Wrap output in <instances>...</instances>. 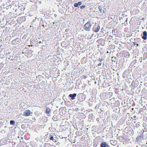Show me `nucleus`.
<instances>
[{
	"label": "nucleus",
	"mask_w": 147,
	"mask_h": 147,
	"mask_svg": "<svg viewBox=\"0 0 147 147\" xmlns=\"http://www.w3.org/2000/svg\"><path fill=\"white\" fill-rule=\"evenodd\" d=\"M133 43H134V45H136L137 46H139V44L138 43H137V42H134Z\"/></svg>",
	"instance_id": "14"
},
{
	"label": "nucleus",
	"mask_w": 147,
	"mask_h": 147,
	"mask_svg": "<svg viewBox=\"0 0 147 147\" xmlns=\"http://www.w3.org/2000/svg\"><path fill=\"white\" fill-rule=\"evenodd\" d=\"M141 136H138L136 138V140L137 141H138V140H139L141 138Z\"/></svg>",
	"instance_id": "11"
},
{
	"label": "nucleus",
	"mask_w": 147,
	"mask_h": 147,
	"mask_svg": "<svg viewBox=\"0 0 147 147\" xmlns=\"http://www.w3.org/2000/svg\"><path fill=\"white\" fill-rule=\"evenodd\" d=\"M49 139L51 140H52L53 142H56V141L54 139L53 137L51 135L50 136V137L49 138Z\"/></svg>",
	"instance_id": "8"
},
{
	"label": "nucleus",
	"mask_w": 147,
	"mask_h": 147,
	"mask_svg": "<svg viewBox=\"0 0 147 147\" xmlns=\"http://www.w3.org/2000/svg\"><path fill=\"white\" fill-rule=\"evenodd\" d=\"M76 94L74 93L73 94H71L69 95V96L70 97L72 100L75 99V97L76 96Z\"/></svg>",
	"instance_id": "6"
},
{
	"label": "nucleus",
	"mask_w": 147,
	"mask_h": 147,
	"mask_svg": "<svg viewBox=\"0 0 147 147\" xmlns=\"http://www.w3.org/2000/svg\"><path fill=\"white\" fill-rule=\"evenodd\" d=\"M39 43H41V42L40 41L39 42Z\"/></svg>",
	"instance_id": "22"
},
{
	"label": "nucleus",
	"mask_w": 147,
	"mask_h": 147,
	"mask_svg": "<svg viewBox=\"0 0 147 147\" xmlns=\"http://www.w3.org/2000/svg\"><path fill=\"white\" fill-rule=\"evenodd\" d=\"M69 30L68 29H66L65 30V31L66 32H68V31Z\"/></svg>",
	"instance_id": "18"
},
{
	"label": "nucleus",
	"mask_w": 147,
	"mask_h": 147,
	"mask_svg": "<svg viewBox=\"0 0 147 147\" xmlns=\"http://www.w3.org/2000/svg\"><path fill=\"white\" fill-rule=\"evenodd\" d=\"M74 7H77L78 6V3H75L74 4Z\"/></svg>",
	"instance_id": "13"
},
{
	"label": "nucleus",
	"mask_w": 147,
	"mask_h": 147,
	"mask_svg": "<svg viewBox=\"0 0 147 147\" xmlns=\"http://www.w3.org/2000/svg\"><path fill=\"white\" fill-rule=\"evenodd\" d=\"M21 138H22V139H23V137H22Z\"/></svg>",
	"instance_id": "23"
},
{
	"label": "nucleus",
	"mask_w": 147,
	"mask_h": 147,
	"mask_svg": "<svg viewBox=\"0 0 147 147\" xmlns=\"http://www.w3.org/2000/svg\"><path fill=\"white\" fill-rule=\"evenodd\" d=\"M10 123L11 125H14L15 124V122L13 120H11L10 121Z\"/></svg>",
	"instance_id": "9"
},
{
	"label": "nucleus",
	"mask_w": 147,
	"mask_h": 147,
	"mask_svg": "<svg viewBox=\"0 0 147 147\" xmlns=\"http://www.w3.org/2000/svg\"><path fill=\"white\" fill-rule=\"evenodd\" d=\"M145 53H146V54H147V53H144V55L145 54Z\"/></svg>",
	"instance_id": "21"
},
{
	"label": "nucleus",
	"mask_w": 147,
	"mask_h": 147,
	"mask_svg": "<svg viewBox=\"0 0 147 147\" xmlns=\"http://www.w3.org/2000/svg\"><path fill=\"white\" fill-rule=\"evenodd\" d=\"M46 109V113L48 114H49L51 112V109L49 107H47Z\"/></svg>",
	"instance_id": "7"
},
{
	"label": "nucleus",
	"mask_w": 147,
	"mask_h": 147,
	"mask_svg": "<svg viewBox=\"0 0 147 147\" xmlns=\"http://www.w3.org/2000/svg\"><path fill=\"white\" fill-rule=\"evenodd\" d=\"M99 61H100L101 62L102 61V59H99Z\"/></svg>",
	"instance_id": "19"
},
{
	"label": "nucleus",
	"mask_w": 147,
	"mask_h": 147,
	"mask_svg": "<svg viewBox=\"0 0 147 147\" xmlns=\"http://www.w3.org/2000/svg\"><path fill=\"white\" fill-rule=\"evenodd\" d=\"M32 113L30 110H27L24 112L23 115L26 117L28 116H30V115L32 114Z\"/></svg>",
	"instance_id": "2"
},
{
	"label": "nucleus",
	"mask_w": 147,
	"mask_h": 147,
	"mask_svg": "<svg viewBox=\"0 0 147 147\" xmlns=\"http://www.w3.org/2000/svg\"><path fill=\"white\" fill-rule=\"evenodd\" d=\"M84 59H82V60H81V61L82 62V61H83V60H84Z\"/></svg>",
	"instance_id": "20"
},
{
	"label": "nucleus",
	"mask_w": 147,
	"mask_h": 147,
	"mask_svg": "<svg viewBox=\"0 0 147 147\" xmlns=\"http://www.w3.org/2000/svg\"><path fill=\"white\" fill-rule=\"evenodd\" d=\"M49 144H47V143H45L44 144V147H47V146L48 145H49Z\"/></svg>",
	"instance_id": "15"
},
{
	"label": "nucleus",
	"mask_w": 147,
	"mask_h": 147,
	"mask_svg": "<svg viewBox=\"0 0 147 147\" xmlns=\"http://www.w3.org/2000/svg\"><path fill=\"white\" fill-rule=\"evenodd\" d=\"M86 7V6L85 5H82L80 6V9H83Z\"/></svg>",
	"instance_id": "12"
},
{
	"label": "nucleus",
	"mask_w": 147,
	"mask_h": 147,
	"mask_svg": "<svg viewBox=\"0 0 147 147\" xmlns=\"http://www.w3.org/2000/svg\"><path fill=\"white\" fill-rule=\"evenodd\" d=\"M100 29V26L98 25H94L93 28V30L94 32H98Z\"/></svg>",
	"instance_id": "3"
},
{
	"label": "nucleus",
	"mask_w": 147,
	"mask_h": 147,
	"mask_svg": "<svg viewBox=\"0 0 147 147\" xmlns=\"http://www.w3.org/2000/svg\"><path fill=\"white\" fill-rule=\"evenodd\" d=\"M147 33L146 31H144L143 32V36L142 37V38L144 40H146L147 39Z\"/></svg>",
	"instance_id": "5"
},
{
	"label": "nucleus",
	"mask_w": 147,
	"mask_h": 147,
	"mask_svg": "<svg viewBox=\"0 0 147 147\" xmlns=\"http://www.w3.org/2000/svg\"><path fill=\"white\" fill-rule=\"evenodd\" d=\"M92 25L90 22H88L84 25V29L87 31H89Z\"/></svg>",
	"instance_id": "1"
},
{
	"label": "nucleus",
	"mask_w": 147,
	"mask_h": 147,
	"mask_svg": "<svg viewBox=\"0 0 147 147\" xmlns=\"http://www.w3.org/2000/svg\"><path fill=\"white\" fill-rule=\"evenodd\" d=\"M87 76L85 75H83L81 77V78H82V79H85L86 78H87Z\"/></svg>",
	"instance_id": "10"
},
{
	"label": "nucleus",
	"mask_w": 147,
	"mask_h": 147,
	"mask_svg": "<svg viewBox=\"0 0 147 147\" xmlns=\"http://www.w3.org/2000/svg\"><path fill=\"white\" fill-rule=\"evenodd\" d=\"M101 63H99L98 64V66H100L101 65Z\"/></svg>",
	"instance_id": "17"
},
{
	"label": "nucleus",
	"mask_w": 147,
	"mask_h": 147,
	"mask_svg": "<svg viewBox=\"0 0 147 147\" xmlns=\"http://www.w3.org/2000/svg\"><path fill=\"white\" fill-rule=\"evenodd\" d=\"M78 6L79 5H81L82 4V2H80V1L78 2Z\"/></svg>",
	"instance_id": "16"
},
{
	"label": "nucleus",
	"mask_w": 147,
	"mask_h": 147,
	"mask_svg": "<svg viewBox=\"0 0 147 147\" xmlns=\"http://www.w3.org/2000/svg\"><path fill=\"white\" fill-rule=\"evenodd\" d=\"M101 147H109V145L105 142H102L100 144Z\"/></svg>",
	"instance_id": "4"
}]
</instances>
